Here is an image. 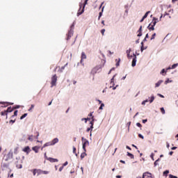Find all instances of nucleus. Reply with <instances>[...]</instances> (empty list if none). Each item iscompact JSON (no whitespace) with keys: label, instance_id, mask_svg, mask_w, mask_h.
<instances>
[{"label":"nucleus","instance_id":"1","mask_svg":"<svg viewBox=\"0 0 178 178\" xmlns=\"http://www.w3.org/2000/svg\"><path fill=\"white\" fill-rule=\"evenodd\" d=\"M87 3H88V0H85L83 3H79V8L76 14L77 16H81V15H83V13H84V10L86 9V5H87Z\"/></svg>","mask_w":178,"mask_h":178},{"label":"nucleus","instance_id":"2","mask_svg":"<svg viewBox=\"0 0 178 178\" xmlns=\"http://www.w3.org/2000/svg\"><path fill=\"white\" fill-rule=\"evenodd\" d=\"M81 141H82V149L83 151H85V152H87V149L86 148L87 145H90V141H88V140H87L84 137L81 138Z\"/></svg>","mask_w":178,"mask_h":178},{"label":"nucleus","instance_id":"3","mask_svg":"<svg viewBox=\"0 0 178 178\" xmlns=\"http://www.w3.org/2000/svg\"><path fill=\"white\" fill-rule=\"evenodd\" d=\"M74 23H73L70 26V29L68 31V33L67 34V41H69L70 38H72V35H73L74 31Z\"/></svg>","mask_w":178,"mask_h":178},{"label":"nucleus","instance_id":"4","mask_svg":"<svg viewBox=\"0 0 178 178\" xmlns=\"http://www.w3.org/2000/svg\"><path fill=\"white\" fill-rule=\"evenodd\" d=\"M10 163H1V169L3 172H4V170H6V169H8L9 170V173L12 172V169L9 167Z\"/></svg>","mask_w":178,"mask_h":178},{"label":"nucleus","instance_id":"5","mask_svg":"<svg viewBox=\"0 0 178 178\" xmlns=\"http://www.w3.org/2000/svg\"><path fill=\"white\" fill-rule=\"evenodd\" d=\"M102 69V65H97L95 68H93L91 71V74L94 75L97 74L98 73L99 70Z\"/></svg>","mask_w":178,"mask_h":178},{"label":"nucleus","instance_id":"6","mask_svg":"<svg viewBox=\"0 0 178 178\" xmlns=\"http://www.w3.org/2000/svg\"><path fill=\"white\" fill-rule=\"evenodd\" d=\"M56 81H58V76H56V74L53 75V76L51 77V87H54L55 86H56Z\"/></svg>","mask_w":178,"mask_h":178},{"label":"nucleus","instance_id":"7","mask_svg":"<svg viewBox=\"0 0 178 178\" xmlns=\"http://www.w3.org/2000/svg\"><path fill=\"white\" fill-rule=\"evenodd\" d=\"M132 63H131V66L132 67H135L136 65H137V56L136 55V53L133 54L132 56Z\"/></svg>","mask_w":178,"mask_h":178},{"label":"nucleus","instance_id":"8","mask_svg":"<svg viewBox=\"0 0 178 178\" xmlns=\"http://www.w3.org/2000/svg\"><path fill=\"white\" fill-rule=\"evenodd\" d=\"M116 76H118V74H115L111 78V82H110V84H111V86L109 87V88H113V87H115V77H116Z\"/></svg>","mask_w":178,"mask_h":178},{"label":"nucleus","instance_id":"9","mask_svg":"<svg viewBox=\"0 0 178 178\" xmlns=\"http://www.w3.org/2000/svg\"><path fill=\"white\" fill-rule=\"evenodd\" d=\"M23 152H26V155H29L30 152H31V149H30V146H26L23 149Z\"/></svg>","mask_w":178,"mask_h":178},{"label":"nucleus","instance_id":"10","mask_svg":"<svg viewBox=\"0 0 178 178\" xmlns=\"http://www.w3.org/2000/svg\"><path fill=\"white\" fill-rule=\"evenodd\" d=\"M149 13H151V11L146 12L145 13V15H143V17L140 20V23H143V22H144V20H145V19H147V17H148V15H149Z\"/></svg>","mask_w":178,"mask_h":178},{"label":"nucleus","instance_id":"11","mask_svg":"<svg viewBox=\"0 0 178 178\" xmlns=\"http://www.w3.org/2000/svg\"><path fill=\"white\" fill-rule=\"evenodd\" d=\"M14 111L13 108H12V106L8 107L7 110H5L6 112V119H8V113H12V111Z\"/></svg>","mask_w":178,"mask_h":178},{"label":"nucleus","instance_id":"12","mask_svg":"<svg viewBox=\"0 0 178 178\" xmlns=\"http://www.w3.org/2000/svg\"><path fill=\"white\" fill-rule=\"evenodd\" d=\"M159 22V19L157 17H152V24H153V26H156V23H158Z\"/></svg>","mask_w":178,"mask_h":178},{"label":"nucleus","instance_id":"13","mask_svg":"<svg viewBox=\"0 0 178 178\" xmlns=\"http://www.w3.org/2000/svg\"><path fill=\"white\" fill-rule=\"evenodd\" d=\"M47 159L51 163H55V162H59V160H58V159H54L52 157H49V159Z\"/></svg>","mask_w":178,"mask_h":178},{"label":"nucleus","instance_id":"14","mask_svg":"<svg viewBox=\"0 0 178 178\" xmlns=\"http://www.w3.org/2000/svg\"><path fill=\"white\" fill-rule=\"evenodd\" d=\"M50 143L51 145H55V144H58V143H59V139L58 138H55Z\"/></svg>","mask_w":178,"mask_h":178},{"label":"nucleus","instance_id":"15","mask_svg":"<svg viewBox=\"0 0 178 178\" xmlns=\"http://www.w3.org/2000/svg\"><path fill=\"white\" fill-rule=\"evenodd\" d=\"M6 156L7 158L12 159L13 158V152L12 150H10Z\"/></svg>","mask_w":178,"mask_h":178},{"label":"nucleus","instance_id":"16","mask_svg":"<svg viewBox=\"0 0 178 178\" xmlns=\"http://www.w3.org/2000/svg\"><path fill=\"white\" fill-rule=\"evenodd\" d=\"M52 146L51 142H47L46 143L44 144V145L42 147V150L44 149V148H45L46 147H51Z\"/></svg>","mask_w":178,"mask_h":178},{"label":"nucleus","instance_id":"17","mask_svg":"<svg viewBox=\"0 0 178 178\" xmlns=\"http://www.w3.org/2000/svg\"><path fill=\"white\" fill-rule=\"evenodd\" d=\"M104 9H105V6H103L102 8V12L99 13L98 20H100L101 17H102V15L104 13Z\"/></svg>","mask_w":178,"mask_h":178},{"label":"nucleus","instance_id":"18","mask_svg":"<svg viewBox=\"0 0 178 178\" xmlns=\"http://www.w3.org/2000/svg\"><path fill=\"white\" fill-rule=\"evenodd\" d=\"M163 83V80H159L157 83H155V88H158L161 86V83Z\"/></svg>","mask_w":178,"mask_h":178},{"label":"nucleus","instance_id":"19","mask_svg":"<svg viewBox=\"0 0 178 178\" xmlns=\"http://www.w3.org/2000/svg\"><path fill=\"white\" fill-rule=\"evenodd\" d=\"M166 73H168L167 70L163 68L161 70L160 74H161L162 76H166Z\"/></svg>","mask_w":178,"mask_h":178},{"label":"nucleus","instance_id":"20","mask_svg":"<svg viewBox=\"0 0 178 178\" xmlns=\"http://www.w3.org/2000/svg\"><path fill=\"white\" fill-rule=\"evenodd\" d=\"M33 151L35 152V154H38V149H40V147L38 146H34L32 147Z\"/></svg>","mask_w":178,"mask_h":178},{"label":"nucleus","instance_id":"21","mask_svg":"<svg viewBox=\"0 0 178 178\" xmlns=\"http://www.w3.org/2000/svg\"><path fill=\"white\" fill-rule=\"evenodd\" d=\"M155 99V96L154 95H152L150 97H149V104H152Z\"/></svg>","mask_w":178,"mask_h":178},{"label":"nucleus","instance_id":"22","mask_svg":"<svg viewBox=\"0 0 178 178\" xmlns=\"http://www.w3.org/2000/svg\"><path fill=\"white\" fill-rule=\"evenodd\" d=\"M147 29L149 30V31H154V30H155V25L152 24L151 26H147Z\"/></svg>","mask_w":178,"mask_h":178},{"label":"nucleus","instance_id":"23","mask_svg":"<svg viewBox=\"0 0 178 178\" xmlns=\"http://www.w3.org/2000/svg\"><path fill=\"white\" fill-rule=\"evenodd\" d=\"M127 156H129V158H131V159H134V154L127 152Z\"/></svg>","mask_w":178,"mask_h":178},{"label":"nucleus","instance_id":"24","mask_svg":"<svg viewBox=\"0 0 178 178\" xmlns=\"http://www.w3.org/2000/svg\"><path fill=\"white\" fill-rule=\"evenodd\" d=\"M86 156H87V153H86V151H84L81 154V159H84Z\"/></svg>","mask_w":178,"mask_h":178},{"label":"nucleus","instance_id":"25","mask_svg":"<svg viewBox=\"0 0 178 178\" xmlns=\"http://www.w3.org/2000/svg\"><path fill=\"white\" fill-rule=\"evenodd\" d=\"M88 120H91V118H81V122L84 121L85 123H87V122H88Z\"/></svg>","mask_w":178,"mask_h":178},{"label":"nucleus","instance_id":"26","mask_svg":"<svg viewBox=\"0 0 178 178\" xmlns=\"http://www.w3.org/2000/svg\"><path fill=\"white\" fill-rule=\"evenodd\" d=\"M81 59H87V55H86V53H84V51L81 52Z\"/></svg>","mask_w":178,"mask_h":178},{"label":"nucleus","instance_id":"27","mask_svg":"<svg viewBox=\"0 0 178 178\" xmlns=\"http://www.w3.org/2000/svg\"><path fill=\"white\" fill-rule=\"evenodd\" d=\"M90 124H94L95 122H97V120H95V117L90 118Z\"/></svg>","mask_w":178,"mask_h":178},{"label":"nucleus","instance_id":"28","mask_svg":"<svg viewBox=\"0 0 178 178\" xmlns=\"http://www.w3.org/2000/svg\"><path fill=\"white\" fill-rule=\"evenodd\" d=\"M147 175H149V176H152V173H150V172H144V173L143 174L142 178H145V177L147 176Z\"/></svg>","mask_w":178,"mask_h":178},{"label":"nucleus","instance_id":"29","mask_svg":"<svg viewBox=\"0 0 178 178\" xmlns=\"http://www.w3.org/2000/svg\"><path fill=\"white\" fill-rule=\"evenodd\" d=\"M33 137H34V135H29L28 140L31 141V143H33V141H34Z\"/></svg>","mask_w":178,"mask_h":178},{"label":"nucleus","instance_id":"30","mask_svg":"<svg viewBox=\"0 0 178 178\" xmlns=\"http://www.w3.org/2000/svg\"><path fill=\"white\" fill-rule=\"evenodd\" d=\"M173 82V81L172 80H170V79H169V78H168L165 81V82H164V84H169V83H172Z\"/></svg>","mask_w":178,"mask_h":178},{"label":"nucleus","instance_id":"31","mask_svg":"<svg viewBox=\"0 0 178 178\" xmlns=\"http://www.w3.org/2000/svg\"><path fill=\"white\" fill-rule=\"evenodd\" d=\"M37 176H40V175H42V170L37 169Z\"/></svg>","mask_w":178,"mask_h":178},{"label":"nucleus","instance_id":"32","mask_svg":"<svg viewBox=\"0 0 178 178\" xmlns=\"http://www.w3.org/2000/svg\"><path fill=\"white\" fill-rule=\"evenodd\" d=\"M163 176H165V177H168V175H169V170H165L163 172Z\"/></svg>","mask_w":178,"mask_h":178},{"label":"nucleus","instance_id":"33","mask_svg":"<svg viewBox=\"0 0 178 178\" xmlns=\"http://www.w3.org/2000/svg\"><path fill=\"white\" fill-rule=\"evenodd\" d=\"M5 104H9V105H13L14 104V103H13V102H0V105H3Z\"/></svg>","mask_w":178,"mask_h":178},{"label":"nucleus","instance_id":"34","mask_svg":"<svg viewBox=\"0 0 178 178\" xmlns=\"http://www.w3.org/2000/svg\"><path fill=\"white\" fill-rule=\"evenodd\" d=\"M31 172H32L33 176H35V175H37V168L31 170Z\"/></svg>","mask_w":178,"mask_h":178},{"label":"nucleus","instance_id":"35","mask_svg":"<svg viewBox=\"0 0 178 178\" xmlns=\"http://www.w3.org/2000/svg\"><path fill=\"white\" fill-rule=\"evenodd\" d=\"M28 113H24L21 117H20V120H23V119H24V118H26Z\"/></svg>","mask_w":178,"mask_h":178},{"label":"nucleus","instance_id":"36","mask_svg":"<svg viewBox=\"0 0 178 178\" xmlns=\"http://www.w3.org/2000/svg\"><path fill=\"white\" fill-rule=\"evenodd\" d=\"M160 111H161V113H162L163 115H165V114L166 113V111H165V108H163V107H161V108H160Z\"/></svg>","mask_w":178,"mask_h":178},{"label":"nucleus","instance_id":"37","mask_svg":"<svg viewBox=\"0 0 178 178\" xmlns=\"http://www.w3.org/2000/svg\"><path fill=\"white\" fill-rule=\"evenodd\" d=\"M104 106H105V104L104 103L100 104V106L99 107V111H102V109H104Z\"/></svg>","mask_w":178,"mask_h":178},{"label":"nucleus","instance_id":"38","mask_svg":"<svg viewBox=\"0 0 178 178\" xmlns=\"http://www.w3.org/2000/svg\"><path fill=\"white\" fill-rule=\"evenodd\" d=\"M161 161V159L159 158L157 160H156L154 163V166H158V162Z\"/></svg>","mask_w":178,"mask_h":178},{"label":"nucleus","instance_id":"39","mask_svg":"<svg viewBox=\"0 0 178 178\" xmlns=\"http://www.w3.org/2000/svg\"><path fill=\"white\" fill-rule=\"evenodd\" d=\"M147 48H148V47H140V51L141 52H144V51H145V49H147Z\"/></svg>","mask_w":178,"mask_h":178},{"label":"nucleus","instance_id":"40","mask_svg":"<svg viewBox=\"0 0 178 178\" xmlns=\"http://www.w3.org/2000/svg\"><path fill=\"white\" fill-rule=\"evenodd\" d=\"M35 134H37V136H33L34 138H35L36 140H38V137H40V132L36 131Z\"/></svg>","mask_w":178,"mask_h":178},{"label":"nucleus","instance_id":"41","mask_svg":"<svg viewBox=\"0 0 178 178\" xmlns=\"http://www.w3.org/2000/svg\"><path fill=\"white\" fill-rule=\"evenodd\" d=\"M155 37H156V33L152 34V35L150 38L151 41H152V40H155Z\"/></svg>","mask_w":178,"mask_h":178},{"label":"nucleus","instance_id":"42","mask_svg":"<svg viewBox=\"0 0 178 178\" xmlns=\"http://www.w3.org/2000/svg\"><path fill=\"white\" fill-rule=\"evenodd\" d=\"M168 177H169V178H178L177 176L173 175H172V174H169V175H168Z\"/></svg>","mask_w":178,"mask_h":178},{"label":"nucleus","instance_id":"43","mask_svg":"<svg viewBox=\"0 0 178 178\" xmlns=\"http://www.w3.org/2000/svg\"><path fill=\"white\" fill-rule=\"evenodd\" d=\"M115 66L118 67L120 66V58H118V60L117 61Z\"/></svg>","mask_w":178,"mask_h":178},{"label":"nucleus","instance_id":"44","mask_svg":"<svg viewBox=\"0 0 178 178\" xmlns=\"http://www.w3.org/2000/svg\"><path fill=\"white\" fill-rule=\"evenodd\" d=\"M178 66V63H175L171 66L172 69H176V67Z\"/></svg>","mask_w":178,"mask_h":178},{"label":"nucleus","instance_id":"45","mask_svg":"<svg viewBox=\"0 0 178 178\" xmlns=\"http://www.w3.org/2000/svg\"><path fill=\"white\" fill-rule=\"evenodd\" d=\"M19 108H20V105H15V106H13V110L19 109Z\"/></svg>","mask_w":178,"mask_h":178},{"label":"nucleus","instance_id":"46","mask_svg":"<svg viewBox=\"0 0 178 178\" xmlns=\"http://www.w3.org/2000/svg\"><path fill=\"white\" fill-rule=\"evenodd\" d=\"M19 150V147H15V149H14V154H15V155H17V151Z\"/></svg>","mask_w":178,"mask_h":178},{"label":"nucleus","instance_id":"47","mask_svg":"<svg viewBox=\"0 0 178 178\" xmlns=\"http://www.w3.org/2000/svg\"><path fill=\"white\" fill-rule=\"evenodd\" d=\"M127 56L128 58V59H131L133 58V56L130 55V54L127 53Z\"/></svg>","mask_w":178,"mask_h":178},{"label":"nucleus","instance_id":"48","mask_svg":"<svg viewBox=\"0 0 178 178\" xmlns=\"http://www.w3.org/2000/svg\"><path fill=\"white\" fill-rule=\"evenodd\" d=\"M154 153H151V154H150V158H151V159L152 160V161H155V159H154Z\"/></svg>","mask_w":178,"mask_h":178},{"label":"nucleus","instance_id":"49","mask_svg":"<svg viewBox=\"0 0 178 178\" xmlns=\"http://www.w3.org/2000/svg\"><path fill=\"white\" fill-rule=\"evenodd\" d=\"M136 126H137V127H140V129H141L143 127V125H141V123H140V122H137Z\"/></svg>","mask_w":178,"mask_h":178},{"label":"nucleus","instance_id":"50","mask_svg":"<svg viewBox=\"0 0 178 178\" xmlns=\"http://www.w3.org/2000/svg\"><path fill=\"white\" fill-rule=\"evenodd\" d=\"M138 33V35H137V37H143V32H137Z\"/></svg>","mask_w":178,"mask_h":178},{"label":"nucleus","instance_id":"51","mask_svg":"<svg viewBox=\"0 0 178 178\" xmlns=\"http://www.w3.org/2000/svg\"><path fill=\"white\" fill-rule=\"evenodd\" d=\"M26 138H27V136H26V135H23L22 138V141H26Z\"/></svg>","mask_w":178,"mask_h":178},{"label":"nucleus","instance_id":"52","mask_svg":"<svg viewBox=\"0 0 178 178\" xmlns=\"http://www.w3.org/2000/svg\"><path fill=\"white\" fill-rule=\"evenodd\" d=\"M138 136L139 138H142V140H144V136H143V134H138Z\"/></svg>","mask_w":178,"mask_h":178},{"label":"nucleus","instance_id":"53","mask_svg":"<svg viewBox=\"0 0 178 178\" xmlns=\"http://www.w3.org/2000/svg\"><path fill=\"white\" fill-rule=\"evenodd\" d=\"M33 108H34V104H31L30 108L28 110L29 112H31V109H33Z\"/></svg>","mask_w":178,"mask_h":178},{"label":"nucleus","instance_id":"54","mask_svg":"<svg viewBox=\"0 0 178 178\" xmlns=\"http://www.w3.org/2000/svg\"><path fill=\"white\" fill-rule=\"evenodd\" d=\"M137 32H143V26H140Z\"/></svg>","mask_w":178,"mask_h":178},{"label":"nucleus","instance_id":"55","mask_svg":"<svg viewBox=\"0 0 178 178\" xmlns=\"http://www.w3.org/2000/svg\"><path fill=\"white\" fill-rule=\"evenodd\" d=\"M157 95H158V97H160V98H165V96H163V95H162L161 93H158Z\"/></svg>","mask_w":178,"mask_h":178},{"label":"nucleus","instance_id":"56","mask_svg":"<svg viewBox=\"0 0 178 178\" xmlns=\"http://www.w3.org/2000/svg\"><path fill=\"white\" fill-rule=\"evenodd\" d=\"M49 173V171H47V170H42V174L43 175H48Z\"/></svg>","mask_w":178,"mask_h":178},{"label":"nucleus","instance_id":"57","mask_svg":"<svg viewBox=\"0 0 178 178\" xmlns=\"http://www.w3.org/2000/svg\"><path fill=\"white\" fill-rule=\"evenodd\" d=\"M67 165H69V162L65 161V162L63 164V166L65 168V166H67Z\"/></svg>","mask_w":178,"mask_h":178},{"label":"nucleus","instance_id":"58","mask_svg":"<svg viewBox=\"0 0 178 178\" xmlns=\"http://www.w3.org/2000/svg\"><path fill=\"white\" fill-rule=\"evenodd\" d=\"M89 128L91 130V131H92V129H94V124H90V126Z\"/></svg>","mask_w":178,"mask_h":178},{"label":"nucleus","instance_id":"59","mask_svg":"<svg viewBox=\"0 0 178 178\" xmlns=\"http://www.w3.org/2000/svg\"><path fill=\"white\" fill-rule=\"evenodd\" d=\"M93 113H94V111H93V112H90V113L88 114L89 118H92V117H94V116L92 115Z\"/></svg>","mask_w":178,"mask_h":178},{"label":"nucleus","instance_id":"60","mask_svg":"<svg viewBox=\"0 0 178 178\" xmlns=\"http://www.w3.org/2000/svg\"><path fill=\"white\" fill-rule=\"evenodd\" d=\"M15 122H16V120H10L9 121V123H12V124L15 123Z\"/></svg>","mask_w":178,"mask_h":178},{"label":"nucleus","instance_id":"61","mask_svg":"<svg viewBox=\"0 0 178 178\" xmlns=\"http://www.w3.org/2000/svg\"><path fill=\"white\" fill-rule=\"evenodd\" d=\"M101 34H102V35H104V34H105V29H103L101 30Z\"/></svg>","mask_w":178,"mask_h":178},{"label":"nucleus","instance_id":"62","mask_svg":"<svg viewBox=\"0 0 178 178\" xmlns=\"http://www.w3.org/2000/svg\"><path fill=\"white\" fill-rule=\"evenodd\" d=\"M131 52V48H129L128 50L126 51V54H130Z\"/></svg>","mask_w":178,"mask_h":178},{"label":"nucleus","instance_id":"63","mask_svg":"<svg viewBox=\"0 0 178 178\" xmlns=\"http://www.w3.org/2000/svg\"><path fill=\"white\" fill-rule=\"evenodd\" d=\"M19 111H17V110H15V111H14V115L15 116H17V113H18Z\"/></svg>","mask_w":178,"mask_h":178},{"label":"nucleus","instance_id":"64","mask_svg":"<svg viewBox=\"0 0 178 178\" xmlns=\"http://www.w3.org/2000/svg\"><path fill=\"white\" fill-rule=\"evenodd\" d=\"M8 177H13V173L10 175V172H9L8 171Z\"/></svg>","mask_w":178,"mask_h":178}]
</instances>
